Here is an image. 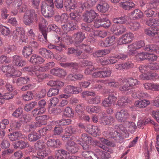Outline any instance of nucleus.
Segmentation results:
<instances>
[{"mask_svg":"<svg viewBox=\"0 0 159 159\" xmlns=\"http://www.w3.org/2000/svg\"><path fill=\"white\" fill-rule=\"evenodd\" d=\"M127 20L125 15L114 18L113 20V21L114 23L117 24H123Z\"/></svg>","mask_w":159,"mask_h":159,"instance_id":"72a5a7b5","label":"nucleus"},{"mask_svg":"<svg viewBox=\"0 0 159 159\" xmlns=\"http://www.w3.org/2000/svg\"><path fill=\"white\" fill-rule=\"evenodd\" d=\"M145 45L144 40H139L135 43L132 44L129 46V50L128 53L130 55H134L135 53L136 50L143 47Z\"/></svg>","mask_w":159,"mask_h":159,"instance_id":"39448f33","label":"nucleus"},{"mask_svg":"<svg viewBox=\"0 0 159 159\" xmlns=\"http://www.w3.org/2000/svg\"><path fill=\"white\" fill-rule=\"evenodd\" d=\"M145 33L149 36L153 37L159 34V29L155 28H151V30L145 29Z\"/></svg>","mask_w":159,"mask_h":159,"instance_id":"c756f323","label":"nucleus"},{"mask_svg":"<svg viewBox=\"0 0 159 159\" xmlns=\"http://www.w3.org/2000/svg\"><path fill=\"white\" fill-rule=\"evenodd\" d=\"M88 127L91 128V130L89 132L93 136H96L100 134V130L98 126L90 125H88Z\"/></svg>","mask_w":159,"mask_h":159,"instance_id":"473e14b6","label":"nucleus"},{"mask_svg":"<svg viewBox=\"0 0 159 159\" xmlns=\"http://www.w3.org/2000/svg\"><path fill=\"white\" fill-rule=\"evenodd\" d=\"M147 9L144 12V14L148 17H154L156 16L157 13V11H154Z\"/></svg>","mask_w":159,"mask_h":159,"instance_id":"58836bf2","label":"nucleus"},{"mask_svg":"<svg viewBox=\"0 0 159 159\" xmlns=\"http://www.w3.org/2000/svg\"><path fill=\"white\" fill-rule=\"evenodd\" d=\"M111 73V70H107L95 72L93 73L92 76L96 78H106L110 77Z\"/></svg>","mask_w":159,"mask_h":159,"instance_id":"9d476101","label":"nucleus"},{"mask_svg":"<svg viewBox=\"0 0 159 159\" xmlns=\"http://www.w3.org/2000/svg\"><path fill=\"white\" fill-rule=\"evenodd\" d=\"M23 100L24 101H28L32 99L33 97L32 92L31 91H28L26 94H25L22 95Z\"/></svg>","mask_w":159,"mask_h":159,"instance_id":"864d4df0","label":"nucleus"},{"mask_svg":"<svg viewBox=\"0 0 159 159\" xmlns=\"http://www.w3.org/2000/svg\"><path fill=\"white\" fill-rule=\"evenodd\" d=\"M122 80V78L119 79L118 82H116L113 79H110L105 81L106 84H107L108 85L114 88L119 87L120 85H123V83H120V80Z\"/></svg>","mask_w":159,"mask_h":159,"instance_id":"393cba45","label":"nucleus"},{"mask_svg":"<svg viewBox=\"0 0 159 159\" xmlns=\"http://www.w3.org/2000/svg\"><path fill=\"white\" fill-rule=\"evenodd\" d=\"M13 63L15 65L20 67L23 66L25 64V61L22 57L17 55H15L13 57Z\"/></svg>","mask_w":159,"mask_h":159,"instance_id":"dca6fc26","label":"nucleus"},{"mask_svg":"<svg viewBox=\"0 0 159 159\" xmlns=\"http://www.w3.org/2000/svg\"><path fill=\"white\" fill-rule=\"evenodd\" d=\"M9 15L7 7H4L1 9V15L2 19H7Z\"/></svg>","mask_w":159,"mask_h":159,"instance_id":"603ef678","label":"nucleus"},{"mask_svg":"<svg viewBox=\"0 0 159 159\" xmlns=\"http://www.w3.org/2000/svg\"><path fill=\"white\" fill-rule=\"evenodd\" d=\"M97 8L98 11L102 13H105L107 11L109 8V6L105 0H100Z\"/></svg>","mask_w":159,"mask_h":159,"instance_id":"9b49d317","label":"nucleus"},{"mask_svg":"<svg viewBox=\"0 0 159 159\" xmlns=\"http://www.w3.org/2000/svg\"><path fill=\"white\" fill-rule=\"evenodd\" d=\"M87 36L86 34L80 32L74 34L73 36V39L75 40H83L86 38Z\"/></svg>","mask_w":159,"mask_h":159,"instance_id":"f704fd0d","label":"nucleus"},{"mask_svg":"<svg viewBox=\"0 0 159 159\" xmlns=\"http://www.w3.org/2000/svg\"><path fill=\"white\" fill-rule=\"evenodd\" d=\"M114 43L113 40H100L99 45L102 47H105L110 46Z\"/></svg>","mask_w":159,"mask_h":159,"instance_id":"37998d69","label":"nucleus"},{"mask_svg":"<svg viewBox=\"0 0 159 159\" xmlns=\"http://www.w3.org/2000/svg\"><path fill=\"white\" fill-rule=\"evenodd\" d=\"M29 140L31 142L36 141L40 138L39 136L35 133L29 134L28 136Z\"/></svg>","mask_w":159,"mask_h":159,"instance_id":"6e6d98bb","label":"nucleus"},{"mask_svg":"<svg viewBox=\"0 0 159 159\" xmlns=\"http://www.w3.org/2000/svg\"><path fill=\"white\" fill-rule=\"evenodd\" d=\"M143 14L139 9H135L131 12L130 16L134 20H138L143 17Z\"/></svg>","mask_w":159,"mask_h":159,"instance_id":"a211bd4d","label":"nucleus"},{"mask_svg":"<svg viewBox=\"0 0 159 159\" xmlns=\"http://www.w3.org/2000/svg\"><path fill=\"white\" fill-rule=\"evenodd\" d=\"M23 113L22 109L21 108H18L13 112L12 115L15 117H18L21 116Z\"/></svg>","mask_w":159,"mask_h":159,"instance_id":"0e129e2a","label":"nucleus"},{"mask_svg":"<svg viewBox=\"0 0 159 159\" xmlns=\"http://www.w3.org/2000/svg\"><path fill=\"white\" fill-rule=\"evenodd\" d=\"M131 102V101L128 99L127 97H124L119 98L117 104L119 106L121 107L124 106L125 103H130Z\"/></svg>","mask_w":159,"mask_h":159,"instance_id":"ea45409f","label":"nucleus"},{"mask_svg":"<svg viewBox=\"0 0 159 159\" xmlns=\"http://www.w3.org/2000/svg\"><path fill=\"white\" fill-rule=\"evenodd\" d=\"M10 146V143L7 139H4L2 141L0 146L2 149H6L8 148Z\"/></svg>","mask_w":159,"mask_h":159,"instance_id":"338daca9","label":"nucleus"},{"mask_svg":"<svg viewBox=\"0 0 159 159\" xmlns=\"http://www.w3.org/2000/svg\"><path fill=\"white\" fill-rule=\"evenodd\" d=\"M101 107L100 106H88L86 108V110L89 113H98L101 111Z\"/></svg>","mask_w":159,"mask_h":159,"instance_id":"cd10ccee","label":"nucleus"},{"mask_svg":"<svg viewBox=\"0 0 159 159\" xmlns=\"http://www.w3.org/2000/svg\"><path fill=\"white\" fill-rule=\"evenodd\" d=\"M1 69L3 72L8 74H8H9V75L11 74L12 73L14 70V69L12 68V67L10 66H3Z\"/></svg>","mask_w":159,"mask_h":159,"instance_id":"e433bc0d","label":"nucleus"},{"mask_svg":"<svg viewBox=\"0 0 159 159\" xmlns=\"http://www.w3.org/2000/svg\"><path fill=\"white\" fill-rule=\"evenodd\" d=\"M55 156L57 159H66L69 156V153L63 149L56 151Z\"/></svg>","mask_w":159,"mask_h":159,"instance_id":"2eb2a0df","label":"nucleus"},{"mask_svg":"<svg viewBox=\"0 0 159 159\" xmlns=\"http://www.w3.org/2000/svg\"><path fill=\"white\" fill-rule=\"evenodd\" d=\"M146 24L150 26H159V20L155 18H150L146 21Z\"/></svg>","mask_w":159,"mask_h":159,"instance_id":"4c0bfd02","label":"nucleus"},{"mask_svg":"<svg viewBox=\"0 0 159 159\" xmlns=\"http://www.w3.org/2000/svg\"><path fill=\"white\" fill-rule=\"evenodd\" d=\"M107 132L110 137L114 139L117 142L121 143L123 141V135L116 129L114 130L112 128L109 127Z\"/></svg>","mask_w":159,"mask_h":159,"instance_id":"7ed1b4c3","label":"nucleus"},{"mask_svg":"<svg viewBox=\"0 0 159 159\" xmlns=\"http://www.w3.org/2000/svg\"><path fill=\"white\" fill-rule=\"evenodd\" d=\"M120 82V83H123V85L120 87V90L124 92L128 91L129 93L131 92L134 86L139 84V82L137 79L133 78H129L128 79L122 78Z\"/></svg>","mask_w":159,"mask_h":159,"instance_id":"f257e3e1","label":"nucleus"},{"mask_svg":"<svg viewBox=\"0 0 159 159\" xmlns=\"http://www.w3.org/2000/svg\"><path fill=\"white\" fill-rule=\"evenodd\" d=\"M66 132L70 134H75L77 133L76 128L73 126H68L65 129Z\"/></svg>","mask_w":159,"mask_h":159,"instance_id":"3c124183","label":"nucleus"},{"mask_svg":"<svg viewBox=\"0 0 159 159\" xmlns=\"http://www.w3.org/2000/svg\"><path fill=\"white\" fill-rule=\"evenodd\" d=\"M127 0L125 2H121L120 3V6L125 10H129L134 7L135 4L132 2Z\"/></svg>","mask_w":159,"mask_h":159,"instance_id":"412c9836","label":"nucleus"},{"mask_svg":"<svg viewBox=\"0 0 159 159\" xmlns=\"http://www.w3.org/2000/svg\"><path fill=\"white\" fill-rule=\"evenodd\" d=\"M145 51H150L152 52H155L159 54V47L157 45H151L149 47H146L144 48Z\"/></svg>","mask_w":159,"mask_h":159,"instance_id":"2f4dec72","label":"nucleus"},{"mask_svg":"<svg viewBox=\"0 0 159 159\" xmlns=\"http://www.w3.org/2000/svg\"><path fill=\"white\" fill-rule=\"evenodd\" d=\"M34 146L37 149L41 150L44 149L45 147V143L40 140L38 141L35 144Z\"/></svg>","mask_w":159,"mask_h":159,"instance_id":"e2e57ef3","label":"nucleus"},{"mask_svg":"<svg viewBox=\"0 0 159 159\" xmlns=\"http://www.w3.org/2000/svg\"><path fill=\"white\" fill-rule=\"evenodd\" d=\"M33 50L32 48L30 46H25L23 51V54L24 56L26 58L32 54Z\"/></svg>","mask_w":159,"mask_h":159,"instance_id":"c9c22d12","label":"nucleus"},{"mask_svg":"<svg viewBox=\"0 0 159 159\" xmlns=\"http://www.w3.org/2000/svg\"><path fill=\"white\" fill-rule=\"evenodd\" d=\"M38 16L34 10H30L26 11L24 16L23 22L27 25H32L35 19L36 22H38Z\"/></svg>","mask_w":159,"mask_h":159,"instance_id":"f03ea898","label":"nucleus"},{"mask_svg":"<svg viewBox=\"0 0 159 159\" xmlns=\"http://www.w3.org/2000/svg\"><path fill=\"white\" fill-rule=\"evenodd\" d=\"M80 48L83 50L84 53L89 54L93 52V49L89 45L85 44H82L80 47Z\"/></svg>","mask_w":159,"mask_h":159,"instance_id":"5fc2aeb1","label":"nucleus"},{"mask_svg":"<svg viewBox=\"0 0 159 159\" xmlns=\"http://www.w3.org/2000/svg\"><path fill=\"white\" fill-rule=\"evenodd\" d=\"M45 110V109L43 108H36L32 111V114L34 116H35L44 113Z\"/></svg>","mask_w":159,"mask_h":159,"instance_id":"a18cd8bd","label":"nucleus"},{"mask_svg":"<svg viewBox=\"0 0 159 159\" xmlns=\"http://www.w3.org/2000/svg\"><path fill=\"white\" fill-rule=\"evenodd\" d=\"M30 61L32 63L38 65L44 63L45 60L41 57L36 54H33L30 58Z\"/></svg>","mask_w":159,"mask_h":159,"instance_id":"f3484780","label":"nucleus"},{"mask_svg":"<svg viewBox=\"0 0 159 159\" xmlns=\"http://www.w3.org/2000/svg\"><path fill=\"white\" fill-rule=\"evenodd\" d=\"M21 124L17 121H15L12 122L10 125L11 129L17 130L20 127Z\"/></svg>","mask_w":159,"mask_h":159,"instance_id":"052dcab7","label":"nucleus"},{"mask_svg":"<svg viewBox=\"0 0 159 159\" xmlns=\"http://www.w3.org/2000/svg\"><path fill=\"white\" fill-rule=\"evenodd\" d=\"M93 152L90 151H85L82 152V155L83 157L85 159H92V157L90 155V153Z\"/></svg>","mask_w":159,"mask_h":159,"instance_id":"774afa93","label":"nucleus"},{"mask_svg":"<svg viewBox=\"0 0 159 159\" xmlns=\"http://www.w3.org/2000/svg\"><path fill=\"white\" fill-rule=\"evenodd\" d=\"M61 144V142L58 139H49L47 142V144L48 146L53 148H59Z\"/></svg>","mask_w":159,"mask_h":159,"instance_id":"aec40b11","label":"nucleus"},{"mask_svg":"<svg viewBox=\"0 0 159 159\" xmlns=\"http://www.w3.org/2000/svg\"><path fill=\"white\" fill-rule=\"evenodd\" d=\"M48 6H47L46 3H41V11L42 14L46 17H51L53 14V11L52 9H48Z\"/></svg>","mask_w":159,"mask_h":159,"instance_id":"1a4fd4ad","label":"nucleus"},{"mask_svg":"<svg viewBox=\"0 0 159 159\" xmlns=\"http://www.w3.org/2000/svg\"><path fill=\"white\" fill-rule=\"evenodd\" d=\"M124 126L123 125H116L115 126V129L119 132L123 137L126 138L128 137L129 134L126 127Z\"/></svg>","mask_w":159,"mask_h":159,"instance_id":"6ab92c4d","label":"nucleus"},{"mask_svg":"<svg viewBox=\"0 0 159 159\" xmlns=\"http://www.w3.org/2000/svg\"><path fill=\"white\" fill-rule=\"evenodd\" d=\"M81 91L80 88L76 87H75L70 85L67 86L64 89L65 93L66 94H69L70 95L72 94H77L81 92Z\"/></svg>","mask_w":159,"mask_h":159,"instance_id":"f8f14e48","label":"nucleus"},{"mask_svg":"<svg viewBox=\"0 0 159 159\" xmlns=\"http://www.w3.org/2000/svg\"><path fill=\"white\" fill-rule=\"evenodd\" d=\"M85 108L83 105L80 104L77 105L75 107V111L78 113V115L80 116L84 113L83 111L84 110Z\"/></svg>","mask_w":159,"mask_h":159,"instance_id":"13d9d810","label":"nucleus"},{"mask_svg":"<svg viewBox=\"0 0 159 159\" xmlns=\"http://www.w3.org/2000/svg\"><path fill=\"white\" fill-rule=\"evenodd\" d=\"M97 16V14L93 10H86L83 15V20L87 23H90Z\"/></svg>","mask_w":159,"mask_h":159,"instance_id":"20e7f679","label":"nucleus"},{"mask_svg":"<svg viewBox=\"0 0 159 159\" xmlns=\"http://www.w3.org/2000/svg\"><path fill=\"white\" fill-rule=\"evenodd\" d=\"M102 27L105 28H108L111 25L109 20L107 18L105 17L102 19Z\"/></svg>","mask_w":159,"mask_h":159,"instance_id":"4d7b16f0","label":"nucleus"},{"mask_svg":"<svg viewBox=\"0 0 159 159\" xmlns=\"http://www.w3.org/2000/svg\"><path fill=\"white\" fill-rule=\"evenodd\" d=\"M39 53L43 57L46 58H50L53 56V54L52 52L44 48L39 49Z\"/></svg>","mask_w":159,"mask_h":159,"instance_id":"4be33fe9","label":"nucleus"},{"mask_svg":"<svg viewBox=\"0 0 159 159\" xmlns=\"http://www.w3.org/2000/svg\"><path fill=\"white\" fill-rule=\"evenodd\" d=\"M129 115L128 111L125 110H122L116 112L115 114L116 119L119 122L125 121L129 118Z\"/></svg>","mask_w":159,"mask_h":159,"instance_id":"0eeeda50","label":"nucleus"},{"mask_svg":"<svg viewBox=\"0 0 159 159\" xmlns=\"http://www.w3.org/2000/svg\"><path fill=\"white\" fill-rule=\"evenodd\" d=\"M134 34L131 33L129 32L127 33L124 35H122L120 39H122V40H127V39H133L134 38Z\"/></svg>","mask_w":159,"mask_h":159,"instance_id":"69168bd1","label":"nucleus"},{"mask_svg":"<svg viewBox=\"0 0 159 159\" xmlns=\"http://www.w3.org/2000/svg\"><path fill=\"white\" fill-rule=\"evenodd\" d=\"M0 32L3 35L8 36L9 35L10 31L9 28L0 25Z\"/></svg>","mask_w":159,"mask_h":159,"instance_id":"c03bdc74","label":"nucleus"},{"mask_svg":"<svg viewBox=\"0 0 159 159\" xmlns=\"http://www.w3.org/2000/svg\"><path fill=\"white\" fill-rule=\"evenodd\" d=\"M95 151L96 153L94 154L95 159H104L110 157L109 153L103 151H101L99 149H95Z\"/></svg>","mask_w":159,"mask_h":159,"instance_id":"ddd939ff","label":"nucleus"},{"mask_svg":"<svg viewBox=\"0 0 159 159\" xmlns=\"http://www.w3.org/2000/svg\"><path fill=\"white\" fill-rule=\"evenodd\" d=\"M65 147L68 151L72 153L77 152L79 148V146L73 141H67Z\"/></svg>","mask_w":159,"mask_h":159,"instance_id":"6e6552de","label":"nucleus"},{"mask_svg":"<svg viewBox=\"0 0 159 159\" xmlns=\"http://www.w3.org/2000/svg\"><path fill=\"white\" fill-rule=\"evenodd\" d=\"M81 29L86 31L90 32L92 30L91 26L89 24L83 23L81 25Z\"/></svg>","mask_w":159,"mask_h":159,"instance_id":"680f3d73","label":"nucleus"},{"mask_svg":"<svg viewBox=\"0 0 159 159\" xmlns=\"http://www.w3.org/2000/svg\"><path fill=\"white\" fill-rule=\"evenodd\" d=\"M37 103L36 101H33L29 103L26 104L25 106L24 109L28 112L31 111L33 108L37 105Z\"/></svg>","mask_w":159,"mask_h":159,"instance_id":"de8ad7c7","label":"nucleus"},{"mask_svg":"<svg viewBox=\"0 0 159 159\" xmlns=\"http://www.w3.org/2000/svg\"><path fill=\"white\" fill-rule=\"evenodd\" d=\"M30 81V78L27 76L25 77H20L16 81L17 84L20 85L21 84H25Z\"/></svg>","mask_w":159,"mask_h":159,"instance_id":"09e8293b","label":"nucleus"},{"mask_svg":"<svg viewBox=\"0 0 159 159\" xmlns=\"http://www.w3.org/2000/svg\"><path fill=\"white\" fill-rule=\"evenodd\" d=\"M51 74L59 77H65L66 75V70L60 68H55L51 69L50 71Z\"/></svg>","mask_w":159,"mask_h":159,"instance_id":"4468645a","label":"nucleus"},{"mask_svg":"<svg viewBox=\"0 0 159 159\" xmlns=\"http://www.w3.org/2000/svg\"><path fill=\"white\" fill-rule=\"evenodd\" d=\"M13 145L15 148L23 149L29 147L28 142L23 140H19L14 143Z\"/></svg>","mask_w":159,"mask_h":159,"instance_id":"b1692460","label":"nucleus"},{"mask_svg":"<svg viewBox=\"0 0 159 159\" xmlns=\"http://www.w3.org/2000/svg\"><path fill=\"white\" fill-rule=\"evenodd\" d=\"M88 102L91 104H98L101 102V98L99 96L97 95L95 97L89 98Z\"/></svg>","mask_w":159,"mask_h":159,"instance_id":"a19ab883","label":"nucleus"},{"mask_svg":"<svg viewBox=\"0 0 159 159\" xmlns=\"http://www.w3.org/2000/svg\"><path fill=\"white\" fill-rule=\"evenodd\" d=\"M158 57L154 54L149 53L147 52V59L149 61H154L157 60Z\"/></svg>","mask_w":159,"mask_h":159,"instance_id":"bf43d9fd","label":"nucleus"},{"mask_svg":"<svg viewBox=\"0 0 159 159\" xmlns=\"http://www.w3.org/2000/svg\"><path fill=\"white\" fill-rule=\"evenodd\" d=\"M59 92V89L58 88H51L48 91L47 95L49 97H51L57 95Z\"/></svg>","mask_w":159,"mask_h":159,"instance_id":"49530a36","label":"nucleus"},{"mask_svg":"<svg viewBox=\"0 0 159 159\" xmlns=\"http://www.w3.org/2000/svg\"><path fill=\"white\" fill-rule=\"evenodd\" d=\"M150 104L149 100L145 99H139L135 101L134 103L136 107L139 108H145Z\"/></svg>","mask_w":159,"mask_h":159,"instance_id":"a878e982","label":"nucleus"},{"mask_svg":"<svg viewBox=\"0 0 159 159\" xmlns=\"http://www.w3.org/2000/svg\"><path fill=\"white\" fill-rule=\"evenodd\" d=\"M47 47L50 49H55L56 50L61 52L62 50V48H64V44L61 43L59 46L54 45L50 43L48 44Z\"/></svg>","mask_w":159,"mask_h":159,"instance_id":"8fccbe9b","label":"nucleus"},{"mask_svg":"<svg viewBox=\"0 0 159 159\" xmlns=\"http://www.w3.org/2000/svg\"><path fill=\"white\" fill-rule=\"evenodd\" d=\"M63 113L65 116L68 117H73L74 115L72 109L69 107L65 108Z\"/></svg>","mask_w":159,"mask_h":159,"instance_id":"79ce46f5","label":"nucleus"},{"mask_svg":"<svg viewBox=\"0 0 159 159\" xmlns=\"http://www.w3.org/2000/svg\"><path fill=\"white\" fill-rule=\"evenodd\" d=\"M124 125L126 127L127 129L130 131L131 132H134L137 128L135 124L133 122L125 121L124 124Z\"/></svg>","mask_w":159,"mask_h":159,"instance_id":"7c9ffc66","label":"nucleus"},{"mask_svg":"<svg viewBox=\"0 0 159 159\" xmlns=\"http://www.w3.org/2000/svg\"><path fill=\"white\" fill-rule=\"evenodd\" d=\"M115 119L112 116H103L102 118V122L104 125H111L114 122Z\"/></svg>","mask_w":159,"mask_h":159,"instance_id":"c85d7f7f","label":"nucleus"},{"mask_svg":"<svg viewBox=\"0 0 159 159\" xmlns=\"http://www.w3.org/2000/svg\"><path fill=\"white\" fill-rule=\"evenodd\" d=\"M65 7L66 10H74L77 7V3L72 0H66L64 2Z\"/></svg>","mask_w":159,"mask_h":159,"instance_id":"5701e85b","label":"nucleus"},{"mask_svg":"<svg viewBox=\"0 0 159 159\" xmlns=\"http://www.w3.org/2000/svg\"><path fill=\"white\" fill-rule=\"evenodd\" d=\"M39 20L40 21L39 24V30L44 37V39L45 40H47V31L46 27L48 24V22L43 17L40 18Z\"/></svg>","mask_w":159,"mask_h":159,"instance_id":"423d86ee","label":"nucleus"},{"mask_svg":"<svg viewBox=\"0 0 159 159\" xmlns=\"http://www.w3.org/2000/svg\"><path fill=\"white\" fill-rule=\"evenodd\" d=\"M23 135L20 132H14L8 135V137L11 141H15L23 138Z\"/></svg>","mask_w":159,"mask_h":159,"instance_id":"bb28decb","label":"nucleus"}]
</instances>
